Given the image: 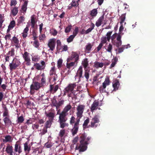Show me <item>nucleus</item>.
Segmentation results:
<instances>
[{"mask_svg": "<svg viewBox=\"0 0 155 155\" xmlns=\"http://www.w3.org/2000/svg\"><path fill=\"white\" fill-rule=\"evenodd\" d=\"M93 45L91 43H89L85 46V50L87 53H89L91 50Z\"/></svg>", "mask_w": 155, "mask_h": 155, "instance_id": "nucleus-31", "label": "nucleus"}, {"mask_svg": "<svg viewBox=\"0 0 155 155\" xmlns=\"http://www.w3.org/2000/svg\"><path fill=\"white\" fill-rule=\"evenodd\" d=\"M33 45L35 47L38 48L39 47V43L38 41L35 40L34 41Z\"/></svg>", "mask_w": 155, "mask_h": 155, "instance_id": "nucleus-58", "label": "nucleus"}, {"mask_svg": "<svg viewBox=\"0 0 155 155\" xmlns=\"http://www.w3.org/2000/svg\"><path fill=\"white\" fill-rule=\"evenodd\" d=\"M21 64L19 60L17 59L14 58L12 62L9 64L10 69L12 71L15 69Z\"/></svg>", "mask_w": 155, "mask_h": 155, "instance_id": "nucleus-6", "label": "nucleus"}, {"mask_svg": "<svg viewBox=\"0 0 155 155\" xmlns=\"http://www.w3.org/2000/svg\"><path fill=\"white\" fill-rule=\"evenodd\" d=\"M89 122V118H87L84 121V124H83V127L84 128H87L89 127H88L87 124Z\"/></svg>", "mask_w": 155, "mask_h": 155, "instance_id": "nucleus-46", "label": "nucleus"}, {"mask_svg": "<svg viewBox=\"0 0 155 155\" xmlns=\"http://www.w3.org/2000/svg\"><path fill=\"white\" fill-rule=\"evenodd\" d=\"M98 104L99 103L98 101H94L91 106V111H93L96 110L97 108Z\"/></svg>", "mask_w": 155, "mask_h": 155, "instance_id": "nucleus-24", "label": "nucleus"}, {"mask_svg": "<svg viewBox=\"0 0 155 155\" xmlns=\"http://www.w3.org/2000/svg\"><path fill=\"white\" fill-rule=\"evenodd\" d=\"M28 1L26 0L24 1L23 5L22 6L21 10L23 13H25L27 9V6Z\"/></svg>", "mask_w": 155, "mask_h": 155, "instance_id": "nucleus-28", "label": "nucleus"}, {"mask_svg": "<svg viewBox=\"0 0 155 155\" xmlns=\"http://www.w3.org/2000/svg\"><path fill=\"white\" fill-rule=\"evenodd\" d=\"M75 37L72 35H71L68 38H67V42L69 43L73 41Z\"/></svg>", "mask_w": 155, "mask_h": 155, "instance_id": "nucleus-48", "label": "nucleus"}, {"mask_svg": "<svg viewBox=\"0 0 155 155\" xmlns=\"http://www.w3.org/2000/svg\"><path fill=\"white\" fill-rule=\"evenodd\" d=\"M106 87H104L102 86H101L99 88V91L101 93L105 92L106 91L105 90Z\"/></svg>", "mask_w": 155, "mask_h": 155, "instance_id": "nucleus-61", "label": "nucleus"}, {"mask_svg": "<svg viewBox=\"0 0 155 155\" xmlns=\"http://www.w3.org/2000/svg\"><path fill=\"white\" fill-rule=\"evenodd\" d=\"M65 133V130L64 129H62L60 130L59 133V136L61 137H62Z\"/></svg>", "mask_w": 155, "mask_h": 155, "instance_id": "nucleus-55", "label": "nucleus"}, {"mask_svg": "<svg viewBox=\"0 0 155 155\" xmlns=\"http://www.w3.org/2000/svg\"><path fill=\"white\" fill-rule=\"evenodd\" d=\"M34 67L38 70H43L45 67V62L44 61H41V64L38 63L35 64L34 65Z\"/></svg>", "mask_w": 155, "mask_h": 155, "instance_id": "nucleus-9", "label": "nucleus"}, {"mask_svg": "<svg viewBox=\"0 0 155 155\" xmlns=\"http://www.w3.org/2000/svg\"><path fill=\"white\" fill-rule=\"evenodd\" d=\"M58 77L57 74H54L53 75L50 76L49 77V82L52 84H54L56 83V81H58Z\"/></svg>", "mask_w": 155, "mask_h": 155, "instance_id": "nucleus-16", "label": "nucleus"}, {"mask_svg": "<svg viewBox=\"0 0 155 155\" xmlns=\"http://www.w3.org/2000/svg\"><path fill=\"white\" fill-rule=\"evenodd\" d=\"M71 3L73 5H74V7H77L79 5L78 1L76 0H73L71 2Z\"/></svg>", "mask_w": 155, "mask_h": 155, "instance_id": "nucleus-56", "label": "nucleus"}, {"mask_svg": "<svg viewBox=\"0 0 155 155\" xmlns=\"http://www.w3.org/2000/svg\"><path fill=\"white\" fill-rule=\"evenodd\" d=\"M54 74H56L55 73V68L54 67H53L51 68V69L50 70V76L53 75Z\"/></svg>", "mask_w": 155, "mask_h": 155, "instance_id": "nucleus-50", "label": "nucleus"}, {"mask_svg": "<svg viewBox=\"0 0 155 155\" xmlns=\"http://www.w3.org/2000/svg\"><path fill=\"white\" fill-rule=\"evenodd\" d=\"M71 105L69 104L66 106L63 109V111L62 112L65 114H67V112L69 111L71 108Z\"/></svg>", "mask_w": 155, "mask_h": 155, "instance_id": "nucleus-34", "label": "nucleus"}, {"mask_svg": "<svg viewBox=\"0 0 155 155\" xmlns=\"http://www.w3.org/2000/svg\"><path fill=\"white\" fill-rule=\"evenodd\" d=\"M42 86L40 83L37 82H33L30 86L31 91L34 90H37L40 88Z\"/></svg>", "mask_w": 155, "mask_h": 155, "instance_id": "nucleus-11", "label": "nucleus"}, {"mask_svg": "<svg viewBox=\"0 0 155 155\" xmlns=\"http://www.w3.org/2000/svg\"><path fill=\"white\" fill-rule=\"evenodd\" d=\"M24 120V119L23 116H21L20 117H18L17 122L18 123H21L23 122Z\"/></svg>", "mask_w": 155, "mask_h": 155, "instance_id": "nucleus-49", "label": "nucleus"}, {"mask_svg": "<svg viewBox=\"0 0 155 155\" xmlns=\"http://www.w3.org/2000/svg\"><path fill=\"white\" fill-rule=\"evenodd\" d=\"M30 26L29 25H27L26 28L23 30V32L22 33V35L23 38H25L27 36L28 32L29 30V28Z\"/></svg>", "mask_w": 155, "mask_h": 155, "instance_id": "nucleus-26", "label": "nucleus"}, {"mask_svg": "<svg viewBox=\"0 0 155 155\" xmlns=\"http://www.w3.org/2000/svg\"><path fill=\"white\" fill-rule=\"evenodd\" d=\"M97 13V9H94L91 12L90 15L92 17H95L96 16Z\"/></svg>", "mask_w": 155, "mask_h": 155, "instance_id": "nucleus-44", "label": "nucleus"}, {"mask_svg": "<svg viewBox=\"0 0 155 155\" xmlns=\"http://www.w3.org/2000/svg\"><path fill=\"white\" fill-rule=\"evenodd\" d=\"M80 120H77V121L75 123L74 127L72 129L71 131L73 135H74L77 132L78 129V126Z\"/></svg>", "mask_w": 155, "mask_h": 155, "instance_id": "nucleus-15", "label": "nucleus"}, {"mask_svg": "<svg viewBox=\"0 0 155 155\" xmlns=\"http://www.w3.org/2000/svg\"><path fill=\"white\" fill-rule=\"evenodd\" d=\"M2 141L5 143L11 142L13 140V138L10 135H7L4 137V138L2 139Z\"/></svg>", "mask_w": 155, "mask_h": 155, "instance_id": "nucleus-20", "label": "nucleus"}, {"mask_svg": "<svg viewBox=\"0 0 155 155\" xmlns=\"http://www.w3.org/2000/svg\"><path fill=\"white\" fill-rule=\"evenodd\" d=\"M22 152L21 147L18 144H15L14 153L15 155H19Z\"/></svg>", "mask_w": 155, "mask_h": 155, "instance_id": "nucleus-13", "label": "nucleus"}, {"mask_svg": "<svg viewBox=\"0 0 155 155\" xmlns=\"http://www.w3.org/2000/svg\"><path fill=\"white\" fill-rule=\"evenodd\" d=\"M7 55L9 56L14 57L15 56V50L13 48H11V50L9 51L7 54Z\"/></svg>", "mask_w": 155, "mask_h": 155, "instance_id": "nucleus-32", "label": "nucleus"}, {"mask_svg": "<svg viewBox=\"0 0 155 155\" xmlns=\"http://www.w3.org/2000/svg\"><path fill=\"white\" fill-rule=\"evenodd\" d=\"M110 83L109 78L108 77H106L104 82L102 83V86L104 87H106L109 85Z\"/></svg>", "mask_w": 155, "mask_h": 155, "instance_id": "nucleus-29", "label": "nucleus"}, {"mask_svg": "<svg viewBox=\"0 0 155 155\" xmlns=\"http://www.w3.org/2000/svg\"><path fill=\"white\" fill-rule=\"evenodd\" d=\"M85 107V106L82 104H79L77 107L76 108L77 111L76 113L77 120H80V119L82 117L83 113Z\"/></svg>", "mask_w": 155, "mask_h": 155, "instance_id": "nucleus-4", "label": "nucleus"}, {"mask_svg": "<svg viewBox=\"0 0 155 155\" xmlns=\"http://www.w3.org/2000/svg\"><path fill=\"white\" fill-rule=\"evenodd\" d=\"M104 19V15L101 16L96 21L95 25L97 27H99L101 25V23Z\"/></svg>", "mask_w": 155, "mask_h": 155, "instance_id": "nucleus-25", "label": "nucleus"}, {"mask_svg": "<svg viewBox=\"0 0 155 155\" xmlns=\"http://www.w3.org/2000/svg\"><path fill=\"white\" fill-rule=\"evenodd\" d=\"M117 61V59L116 58H115L113 59L112 61V63L110 65V68H111L115 66L116 64Z\"/></svg>", "mask_w": 155, "mask_h": 155, "instance_id": "nucleus-40", "label": "nucleus"}, {"mask_svg": "<svg viewBox=\"0 0 155 155\" xmlns=\"http://www.w3.org/2000/svg\"><path fill=\"white\" fill-rule=\"evenodd\" d=\"M52 120H49L47 121L45 123V127L47 128H49L51 125V122Z\"/></svg>", "mask_w": 155, "mask_h": 155, "instance_id": "nucleus-54", "label": "nucleus"}, {"mask_svg": "<svg viewBox=\"0 0 155 155\" xmlns=\"http://www.w3.org/2000/svg\"><path fill=\"white\" fill-rule=\"evenodd\" d=\"M67 115V114H65L63 112H61L60 113L58 120L59 123L62 122H66L67 120V118L66 117Z\"/></svg>", "mask_w": 155, "mask_h": 155, "instance_id": "nucleus-17", "label": "nucleus"}, {"mask_svg": "<svg viewBox=\"0 0 155 155\" xmlns=\"http://www.w3.org/2000/svg\"><path fill=\"white\" fill-rule=\"evenodd\" d=\"M79 55L78 53L72 51L70 56L68 58L67 61L69 62L73 60L74 62L77 63L78 61L79 60Z\"/></svg>", "mask_w": 155, "mask_h": 155, "instance_id": "nucleus-7", "label": "nucleus"}, {"mask_svg": "<svg viewBox=\"0 0 155 155\" xmlns=\"http://www.w3.org/2000/svg\"><path fill=\"white\" fill-rule=\"evenodd\" d=\"M121 37V36L120 34L118 35L116 39L114 41H113L112 43L113 44L117 47L120 46L122 44Z\"/></svg>", "mask_w": 155, "mask_h": 155, "instance_id": "nucleus-12", "label": "nucleus"}, {"mask_svg": "<svg viewBox=\"0 0 155 155\" xmlns=\"http://www.w3.org/2000/svg\"><path fill=\"white\" fill-rule=\"evenodd\" d=\"M31 27L33 28H34L36 22L34 18H31Z\"/></svg>", "mask_w": 155, "mask_h": 155, "instance_id": "nucleus-60", "label": "nucleus"}, {"mask_svg": "<svg viewBox=\"0 0 155 155\" xmlns=\"http://www.w3.org/2000/svg\"><path fill=\"white\" fill-rule=\"evenodd\" d=\"M72 26L71 25H69L67 26L65 29V32L66 33L69 32L71 30Z\"/></svg>", "mask_w": 155, "mask_h": 155, "instance_id": "nucleus-52", "label": "nucleus"}, {"mask_svg": "<svg viewBox=\"0 0 155 155\" xmlns=\"http://www.w3.org/2000/svg\"><path fill=\"white\" fill-rule=\"evenodd\" d=\"M39 78L41 79V83H40L41 86L45 85L46 83V77L44 73H43L39 76Z\"/></svg>", "mask_w": 155, "mask_h": 155, "instance_id": "nucleus-19", "label": "nucleus"}, {"mask_svg": "<svg viewBox=\"0 0 155 155\" xmlns=\"http://www.w3.org/2000/svg\"><path fill=\"white\" fill-rule=\"evenodd\" d=\"M82 64L85 70L84 76L87 81H88L89 78V70L87 69V68L88 65V61L87 58L84 59L82 61Z\"/></svg>", "mask_w": 155, "mask_h": 155, "instance_id": "nucleus-5", "label": "nucleus"}, {"mask_svg": "<svg viewBox=\"0 0 155 155\" xmlns=\"http://www.w3.org/2000/svg\"><path fill=\"white\" fill-rule=\"evenodd\" d=\"M78 32V27H75V29L73 32V35L75 37L77 35Z\"/></svg>", "mask_w": 155, "mask_h": 155, "instance_id": "nucleus-57", "label": "nucleus"}, {"mask_svg": "<svg viewBox=\"0 0 155 155\" xmlns=\"http://www.w3.org/2000/svg\"><path fill=\"white\" fill-rule=\"evenodd\" d=\"M45 114L47 117L48 118L49 120H52L54 117V114L53 113L50 112L48 113H47L45 112Z\"/></svg>", "mask_w": 155, "mask_h": 155, "instance_id": "nucleus-35", "label": "nucleus"}, {"mask_svg": "<svg viewBox=\"0 0 155 155\" xmlns=\"http://www.w3.org/2000/svg\"><path fill=\"white\" fill-rule=\"evenodd\" d=\"M77 65V63L75 62L70 61L68 62L66 64V68L63 71L65 73V74H69L71 72V70L74 69Z\"/></svg>", "mask_w": 155, "mask_h": 155, "instance_id": "nucleus-3", "label": "nucleus"}, {"mask_svg": "<svg viewBox=\"0 0 155 155\" xmlns=\"http://www.w3.org/2000/svg\"><path fill=\"white\" fill-rule=\"evenodd\" d=\"M63 63V60L61 59H59L57 62L58 67V68L61 67Z\"/></svg>", "mask_w": 155, "mask_h": 155, "instance_id": "nucleus-51", "label": "nucleus"}, {"mask_svg": "<svg viewBox=\"0 0 155 155\" xmlns=\"http://www.w3.org/2000/svg\"><path fill=\"white\" fill-rule=\"evenodd\" d=\"M15 22L14 20L12 21L10 23L8 26V29L11 30L13 28L15 25Z\"/></svg>", "mask_w": 155, "mask_h": 155, "instance_id": "nucleus-43", "label": "nucleus"}, {"mask_svg": "<svg viewBox=\"0 0 155 155\" xmlns=\"http://www.w3.org/2000/svg\"><path fill=\"white\" fill-rule=\"evenodd\" d=\"M3 17L1 14H0V28L2 27V23L4 20L3 19Z\"/></svg>", "mask_w": 155, "mask_h": 155, "instance_id": "nucleus-59", "label": "nucleus"}, {"mask_svg": "<svg viewBox=\"0 0 155 155\" xmlns=\"http://www.w3.org/2000/svg\"><path fill=\"white\" fill-rule=\"evenodd\" d=\"M31 150V147L27 142L24 144V150L26 154L28 153Z\"/></svg>", "mask_w": 155, "mask_h": 155, "instance_id": "nucleus-22", "label": "nucleus"}, {"mask_svg": "<svg viewBox=\"0 0 155 155\" xmlns=\"http://www.w3.org/2000/svg\"><path fill=\"white\" fill-rule=\"evenodd\" d=\"M46 37L44 34H40L39 36V39L41 42L45 40Z\"/></svg>", "mask_w": 155, "mask_h": 155, "instance_id": "nucleus-41", "label": "nucleus"}, {"mask_svg": "<svg viewBox=\"0 0 155 155\" xmlns=\"http://www.w3.org/2000/svg\"><path fill=\"white\" fill-rule=\"evenodd\" d=\"M4 111L3 114V116L4 117H10L8 110L5 105L3 106Z\"/></svg>", "mask_w": 155, "mask_h": 155, "instance_id": "nucleus-27", "label": "nucleus"}, {"mask_svg": "<svg viewBox=\"0 0 155 155\" xmlns=\"http://www.w3.org/2000/svg\"><path fill=\"white\" fill-rule=\"evenodd\" d=\"M119 86V81H117L115 82V83L113 85V87L114 88V90L116 91V90H117Z\"/></svg>", "mask_w": 155, "mask_h": 155, "instance_id": "nucleus-45", "label": "nucleus"}, {"mask_svg": "<svg viewBox=\"0 0 155 155\" xmlns=\"http://www.w3.org/2000/svg\"><path fill=\"white\" fill-rule=\"evenodd\" d=\"M82 67L80 66L75 76V80L77 82L69 84L64 90V95H67L69 97H71L72 98L76 97L77 95L76 93V91H78V90H75L74 89L77 87L76 83H78L81 81V78H83L82 76Z\"/></svg>", "mask_w": 155, "mask_h": 155, "instance_id": "nucleus-1", "label": "nucleus"}, {"mask_svg": "<svg viewBox=\"0 0 155 155\" xmlns=\"http://www.w3.org/2000/svg\"><path fill=\"white\" fill-rule=\"evenodd\" d=\"M99 122V120L97 116H94L92 119L90 126L91 127H96Z\"/></svg>", "mask_w": 155, "mask_h": 155, "instance_id": "nucleus-14", "label": "nucleus"}, {"mask_svg": "<svg viewBox=\"0 0 155 155\" xmlns=\"http://www.w3.org/2000/svg\"><path fill=\"white\" fill-rule=\"evenodd\" d=\"M52 84L50 85V89L51 92H55L58 90V86L56 85L54 87Z\"/></svg>", "mask_w": 155, "mask_h": 155, "instance_id": "nucleus-33", "label": "nucleus"}, {"mask_svg": "<svg viewBox=\"0 0 155 155\" xmlns=\"http://www.w3.org/2000/svg\"><path fill=\"white\" fill-rule=\"evenodd\" d=\"M112 31L108 32L106 35V36H103L101 38V43L103 44L106 43L107 41H110L111 35L112 34Z\"/></svg>", "mask_w": 155, "mask_h": 155, "instance_id": "nucleus-10", "label": "nucleus"}, {"mask_svg": "<svg viewBox=\"0 0 155 155\" xmlns=\"http://www.w3.org/2000/svg\"><path fill=\"white\" fill-rule=\"evenodd\" d=\"M48 46L50 48V50L53 51L55 47V40L54 39H51L49 40Z\"/></svg>", "mask_w": 155, "mask_h": 155, "instance_id": "nucleus-18", "label": "nucleus"}, {"mask_svg": "<svg viewBox=\"0 0 155 155\" xmlns=\"http://www.w3.org/2000/svg\"><path fill=\"white\" fill-rule=\"evenodd\" d=\"M47 129L45 127H44L42 131L40 130V131H41V132H40V134L41 135H43L46 133L47 132Z\"/></svg>", "mask_w": 155, "mask_h": 155, "instance_id": "nucleus-63", "label": "nucleus"}, {"mask_svg": "<svg viewBox=\"0 0 155 155\" xmlns=\"http://www.w3.org/2000/svg\"><path fill=\"white\" fill-rule=\"evenodd\" d=\"M39 127V125L38 124L36 123L32 124V128L34 130L37 129Z\"/></svg>", "mask_w": 155, "mask_h": 155, "instance_id": "nucleus-64", "label": "nucleus"}, {"mask_svg": "<svg viewBox=\"0 0 155 155\" xmlns=\"http://www.w3.org/2000/svg\"><path fill=\"white\" fill-rule=\"evenodd\" d=\"M18 12V8L17 7H15L11 10V13L13 16L16 15Z\"/></svg>", "mask_w": 155, "mask_h": 155, "instance_id": "nucleus-37", "label": "nucleus"}, {"mask_svg": "<svg viewBox=\"0 0 155 155\" xmlns=\"http://www.w3.org/2000/svg\"><path fill=\"white\" fill-rule=\"evenodd\" d=\"M118 35H117V34L116 33H115L114 34H113L112 36L111 37V40L112 41V42H113V41H114L115 39L117 37Z\"/></svg>", "mask_w": 155, "mask_h": 155, "instance_id": "nucleus-62", "label": "nucleus"}, {"mask_svg": "<svg viewBox=\"0 0 155 155\" xmlns=\"http://www.w3.org/2000/svg\"><path fill=\"white\" fill-rule=\"evenodd\" d=\"M94 24L93 23H91L90 26V28L88 29L85 31V34H87L90 32L94 29Z\"/></svg>", "mask_w": 155, "mask_h": 155, "instance_id": "nucleus-39", "label": "nucleus"}, {"mask_svg": "<svg viewBox=\"0 0 155 155\" xmlns=\"http://www.w3.org/2000/svg\"><path fill=\"white\" fill-rule=\"evenodd\" d=\"M6 151L8 154H10V155H13L12 146L9 145H8L6 149Z\"/></svg>", "mask_w": 155, "mask_h": 155, "instance_id": "nucleus-23", "label": "nucleus"}, {"mask_svg": "<svg viewBox=\"0 0 155 155\" xmlns=\"http://www.w3.org/2000/svg\"><path fill=\"white\" fill-rule=\"evenodd\" d=\"M90 139V137H87L84 135H81L80 137V144L77 145L76 149H79L80 151L82 152L86 150L87 148V145L88 143V141Z\"/></svg>", "mask_w": 155, "mask_h": 155, "instance_id": "nucleus-2", "label": "nucleus"}, {"mask_svg": "<svg viewBox=\"0 0 155 155\" xmlns=\"http://www.w3.org/2000/svg\"><path fill=\"white\" fill-rule=\"evenodd\" d=\"M32 60L33 61L37 62L39 60V57L38 55H35L32 57Z\"/></svg>", "mask_w": 155, "mask_h": 155, "instance_id": "nucleus-47", "label": "nucleus"}, {"mask_svg": "<svg viewBox=\"0 0 155 155\" xmlns=\"http://www.w3.org/2000/svg\"><path fill=\"white\" fill-rule=\"evenodd\" d=\"M3 121L6 126L9 127L11 125L12 122L10 118V117H5Z\"/></svg>", "mask_w": 155, "mask_h": 155, "instance_id": "nucleus-21", "label": "nucleus"}, {"mask_svg": "<svg viewBox=\"0 0 155 155\" xmlns=\"http://www.w3.org/2000/svg\"><path fill=\"white\" fill-rule=\"evenodd\" d=\"M104 63H100L99 62L96 61L94 63V67L97 68H101L104 66Z\"/></svg>", "mask_w": 155, "mask_h": 155, "instance_id": "nucleus-30", "label": "nucleus"}, {"mask_svg": "<svg viewBox=\"0 0 155 155\" xmlns=\"http://www.w3.org/2000/svg\"><path fill=\"white\" fill-rule=\"evenodd\" d=\"M126 14H123L120 17V24L124 23V25H125L126 23L124 22L125 19Z\"/></svg>", "mask_w": 155, "mask_h": 155, "instance_id": "nucleus-38", "label": "nucleus"}, {"mask_svg": "<svg viewBox=\"0 0 155 155\" xmlns=\"http://www.w3.org/2000/svg\"><path fill=\"white\" fill-rule=\"evenodd\" d=\"M112 45L110 44H109L108 45L105 46V49L106 51L111 53H112Z\"/></svg>", "mask_w": 155, "mask_h": 155, "instance_id": "nucleus-36", "label": "nucleus"}, {"mask_svg": "<svg viewBox=\"0 0 155 155\" xmlns=\"http://www.w3.org/2000/svg\"><path fill=\"white\" fill-rule=\"evenodd\" d=\"M12 41L16 45H18L19 41L18 39L15 37H14L12 39Z\"/></svg>", "mask_w": 155, "mask_h": 155, "instance_id": "nucleus-53", "label": "nucleus"}, {"mask_svg": "<svg viewBox=\"0 0 155 155\" xmlns=\"http://www.w3.org/2000/svg\"><path fill=\"white\" fill-rule=\"evenodd\" d=\"M60 127L61 128H63L65 127H68V124L66 123V122H59Z\"/></svg>", "mask_w": 155, "mask_h": 155, "instance_id": "nucleus-42", "label": "nucleus"}, {"mask_svg": "<svg viewBox=\"0 0 155 155\" xmlns=\"http://www.w3.org/2000/svg\"><path fill=\"white\" fill-rule=\"evenodd\" d=\"M30 53L27 51H25L23 54V57L24 60V62L27 66H30L31 64V60Z\"/></svg>", "mask_w": 155, "mask_h": 155, "instance_id": "nucleus-8", "label": "nucleus"}]
</instances>
